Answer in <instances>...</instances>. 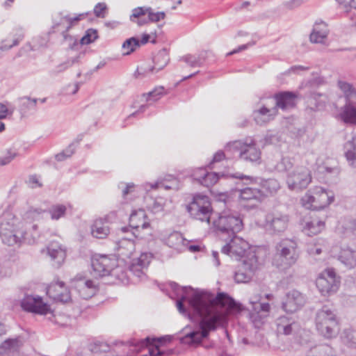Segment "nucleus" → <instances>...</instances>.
<instances>
[{"label": "nucleus", "instance_id": "obj_24", "mask_svg": "<svg viewBox=\"0 0 356 356\" xmlns=\"http://www.w3.org/2000/svg\"><path fill=\"white\" fill-rule=\"evenodd\" d=\"M172 340V337L170 335H166L160 338H151L147 337L145 339H133L130 340L128 343L131 347H133L134 351H140L142 348L145 347H148L149 346H154L155 342H159L161 343L170 342Z\"/></svg>", "mask_w": 356, "mask_h": 356}, {"label": "nucleus", "instance_id": "obj_16", "mask_svg": "<svg viewBox=\"0 0 356 356\" xmlns=\"http://www.w3.org/2000/svg\"><path fill=\"white\" fill-rule=\"evenodd\" d=\"M152 254L149 252L142 253L139 257L134 259L129 266V270L139 280H143L146 278L145 270H147L149 264H150Z\"/></svg>", "mask_w": 356, "mask_h": 356}, {"label": "nucleus", "instance_id": "obj_44", "mask_svg": "<svg viewBox=\"0 0 356 356\" xmlns=\"http://www.w3.org/2000/svg\"><path fill=\"white\" fill-rule=\"evenodd\" d=\"M181 60L185 62L190 67H201L203 65L204 57L201 54L198 56L187 54L181 57Z\"/></svg>", "mask_w": 356, "mask_h": 356}, {"label": "nucleus", "instance_id": "obj_39", "mask_svg": "<svg viewBox=\"0 0 356 356\" xmlns=\"http://www.w3.org/2000/svg\"><path fill=\"white\" fill-rule=\"evenodd\" d=\"M245 147V142L241 140H234L228 143L225 147V151L229 158L234 157L235 154H238L241 158V152H243Z\"/></svg>", "mask_w": 356, "mask_h": 356}, {"label": "nucleus", "instance_id": "obj_54", "mask_svg": "<svg viewBox=\"0 0 356 356\" xmlns=\"http://www.w3.org/2000/svg\"><path fill=\"white\" fill-rule=\"evenodd\" d=\"M148 14L149 21L152 22H158L161 19H163L165 17V14L163 12L154 13L151 8H147Z\"/></svg>", "mask_w": 356, "mask_h": 356}, {"label": "nucleus", "instance_id": "obj_57", "mask_svg": "<svg viewBox=\"0 0 356 356\" xmlns=\"http://www.w3.org/2000/svg\"><path fill=\"white\" fill-rule=\"evenodd\" d=\"M58 31H61L63 37V42L66 43L69 47L72 48L73 46L76 44L77 40L73 36L68 35L67 33L68 31H65L63 27Z\"/></svg>", "mask_w": 356, "mask_h": 356}, {"label": "nucleus", "instance_id": "obj_7", "mask_svg": "<svg viewBox=\"0 0 356 356\" xmlns=\"http://www.w3.org/2000/svg\"><path fill=\"white\" fill-rule=\"evenodd\" d=\"M187 211L193 218L210 224L212 208L208 196L195 195L187 206Z\"/></svg>", "mask_w": 356, "mask_h": 356}, {"label": "nucleus", "instance_id": "obj_40", "mask_svg": "<svg viewBox=\"0 0 356 356\" xmlns=\"http://www.w3.org/2000/svg\"><path fill=\"white\" fill-rule=\"evenodd\" d=\"M337 84L340 90L343 92L346 102L356 101V90L350 83L339 81Z\"/></svg>", "mask_w": 356, "mask_h": 356}, {"label": "nucleus", "instance_id": "obj_61", "mask_svg": "<svg viewBox=\"0 0 356 356\" xmlns=\"http://www.w3.org/2000/svg\"><path fill=\"white\" fill-rule=\"evenodd\" d=\"M118 187L120 188H122V195L123 197H125L127 195H128L129 193H131L134 191L135 185L133 183L125 184L122 182L118 185Z\"/></svg>", "mask_w": 356, "mask_h": 356}, {"label": "nucleus", "instance_id": "obj_46", "mask_svg": "<svg viewBox=\"0 0 356 356\" xmlns=\"http://www.w3.org/2000/svg\"><path fill=\"white\" fill-rule=\"evenodd\" d=\"M341 337L343 343L348 347L356 348V331L344 330Z\"/></svg>", "mask_w": 356, "mask_h": 356}, {"label": "nucleus", "instance_id": "obj_63", "mask_svg": "<svg viewBox=\"0 0 356 356\" xmlns=\"http://www.w3.org/2000/svg\"><path fill=\"white\" fill-rule=\"evenodd\" d=\"M322 247L319 245H309L307 252L311 255H318L322 252Z\"/></svg>", "mask_w": 356, "mask_h": 356}, {"label": "nucleus", "instance_id": "obj_37", "mask_svg": "<svg viewBox=\"0 0 356 356\" xmlns=\"http://www.w3.org/2000/svg\"><path fill=\"white\" fill-rule=\"evenodd\" d=\"M22 346V342L19 339H9L4 341L0 347V353H10L19 350Z\"/></svg>", "mask_w": 356, "mask_h": 356}, {"label": "nucleus", "instance_id": "obj_35", "mask_svg": "<svg viewBox=\"0 0 356 356\" xmlns=\"http://www.w3.org/2000/svg\"><path fill=\"white\" fill-rule=\"evenodd\" d=\"M344 149L345 156L349 165L356 168V136L346 143Z\"/></svg>", "mask_w": 356, "mask_h": 356}, {"label": "nucleus", "instance_id": "obj_48", "mask_svg": "<svg viewBox=\"0 0 356 356\" xmlns=\"http://www.w3.org/2000/svg\"><path fill=\"white\" fill-rule=\"evenodd\" d=\"M67 211L66 206L63 204H55L50 207L49 213L52 220H58L65 216Z\"/></svg>", "mask_w": 356, "mask_h": 356}, {"label": "nucleus", "instance_id": "obj_19", "mask_svg": "<svg viewBox=\"0 0 356 356\" xmlns=\"http://www.w3.org/2000/svg\"><path fill=\"white\" fill-rule=\"evenodd\" d=\"M47 294L56 302H67L71 300L70 291L60 281L51 283L47 288Z\"/></svg>", "mask_w": 356, "mask_h": 356}, {"label": "nucleus", "instance_id": "obj_23", "mask_svg": "<svg viewBox=\"0 0 356 356\" xmlns=\"http://www.w3.org/2000/svg\"><path fill=\"white\" fill-rule=\"evenodd\" d=\"M110 215L106 216L95 220L91 226V234L93 237L103 239L106 238L110 234L109 226Z\"/></svg>", "mask_w": 356, "mask_h": 356}, {"label": "nucleus", "instance_id": "obj_60", "mask_svg": "<svg viewBox=\"0 0 356 356\" xmlns=\"http://www.w3.org/2000/svg\"><path fill=\"white\" fill-rule=\"evenodd\" d=\"M106 9L107 6L104 3H98L94 8V13L97 17H104V12Z\"/></svg>", "mask_w": 356, "mask_h": 356}, {"label": "nucleus", "instance_id": "obj_17", "mask_svg": "<svg viewBox=\"0 0 356 356\" xmlns=\"http://www.w3.org/2000/svg\"><path fill=\"white\" fill-rule=\"evenodd\" d=\"M93 275L96 277L109 275L112 268L116 265V259L102 255L92 260Z\"/></svg>", "mask_w": 356, "mask_h": 356}, {"label": "nucleus", "instance_id": "obj_5", "mask_svg": "<svg viewBox=\"0 0 356 356\" xmlns=\"http://www.w3.org/2000/svg\"><path fill=\"white\" fill-rule=\"evenodd\" d=\"M316 326L319 334L327 339L335 337L339 332L336 314L327 306H323L317 312Z\"/></svg>", "mask_w": 356, "mask_h": 356}, {"label": "nucleus", "instance_id": "obj_31", "mask_svg": "<svg viewBox=\"0 0 356 356\" xmlns=\"http://www.w3.org/2000/svg\"><path fill=\"white\" fill-rule=\"evenodd\" d=\"M261 192L260 190L250 187L245 188L240 191L239 198L241 201L252 202L251 206L256 205L261 201Z\"/></svg>", "mask_w": 356, "mask_h": 356}, {"label": "nucleus", "instance_id": "obj_25", "mask_svg": "<svg viewBox=\"0 0 356 356\" xmlns=\"http://www.w3.org/2000/svg\"><path fill=\"white\" fill-rule=\"evenodd\" d=\"M277 109L273 106L271 108L263 106L259 109L254 111V119L257 124L263 125L273 120L277 115Z\"/></svg>", "mask_w": 356, "mask_h": 356}, {"label": "nucleus", "instance_id": "obj_14", "mask_svg": "<svg viewBox=\"0 0 356 356\" xmlns=\"http://www.w3.org/2000/svg\"><path fill=\"white\" fill-rule=\"evenodd\" d=\"M288 216L280 212L269 213L266 216L265 228L270 234L283 232L287 228Z\"/></svg>", "mask_w": 356, "mask_h": 356}, {"label": "nucleus", "instance_id": "obj_52", "mask_svg": "<svg viewBox=\"0 0 356 356\" xmlns=\"http://www.w3.org/2000/svg\"><path fill=\"white\" fill-rule=\"evenodd\" d=\"M97 38V32L94 29H89L86 31V35L83 36L80 40L82 44H88L95 41Z\"/></svg>", "mask_w": 356, "mask_h": 356}, {"label": "nucleus", "instance_id": "obj_10", "mask_svg": "<svg viewBox=\"0 0 356 356\" xmlns=\"http://www.w3.org/2000/svg\"><path fill=\"white\" fill-rule=\"evenodd\" d=\"M311 181V172L305 166L296 167L289 172L286 177L287 186L292 191H302L306 188Z\"/></svg>", "mask_w": 356, "mask_h": 356}, {"label": "nucleus", "instance_id": "obj_27", "mask_svg": "<svg viewBox=\"0 0 356 356\" xmlns=\"http://www.w3.org/2000/svg\"><path fill=\"white\" fill-rule=\"evenodd\" d=\"M329 33L327 24L323 21H317L310 34V41L313 43H323Z\"/></svg>", "mask_w": 356, "mask_h": 356}, {"label": "nucleus", "instance_id": "obj_49", "mask_svg": "<svg viewBox=\"0 0 356 356\" xmlns=\"http://www.w3.org/2000/svg\"><path fill=\"white\" fill-rule=\"evenodd\" d=\"M280 187V183L275 179H268L261 182V188L266 193H274Z\"/></svg>", "mask_w": 356, "mask_h": 356}, {"label": "nucleus", "instance_id": "obj_64", "mask_svg": "<svg viewBox=\"0 0 356 356\" xmlns=\"http://www.w3.org/2000/svg\"><path fill=\"white\" fill-rule=\"evenodd\" d=\"M302 3L303 0H290L284 3V6L292 10L300 6Z\"/></svg>", "mask_w": 356, "mask_h": 356}, {"label": "nucleus", "instance_id": "obj_62", "mask_svg": "<svg viewBox=\"0 0 356 356\" xmlns=\"http://www.w3.org/2000/svg\"><path fill=\"white\" fill-rule=\"evenodd\" d=\"M147 13V8L138 7L135 8L132 11V15L130 17V19L132 22H135L134 18H140L141 16L145 15Z\"/></svg>", "mask_w": 356, "mask_h": 356}, {"label": "nucleus", "instance_id": "obj_26", "mask_svg": "<svg viewBox=\"0 0 356 356\" xmlns=\"http://www.w3.org/2000/svg\"><path fill=\"white\" fill-rule=\"evenodd\" d=\"M135 249L136 245L134 241L128 238L120 240L115 245L116 254L122 260L130 258L135 251Z\"/></svg>", "mask_w": 356, "mask_h": 356}, {"label": "nucleus", "instance_id": "obj_12", "mask_svg": "<svg viewBox=\"0 0 356 356\" xmlns=\"http://www.w3.org/2000/svg\"><path fill=\"white\" fill-rule=\"evenodd\" d=\"M226 242V245L222 248V252L235 257L236 259L245 257L250 251L249 243L236 235L230 237Z\"/></svg>", "mask_w": 356, "mask_h": 356}, {"label": "nucleus", "instance_id": "obj_47", "mask_svg": "<svg viewBox=\"0 0 356 356\" xmlns=\"http://www.w3.org/2000/svg\"><path fill=\"white\" fill-rule=\"evenodd\" d=\"M109 275L116 278L117 280L121 281L122 282H124L125 281H127L128 277L127 273L125 270L124 268L119 265L117 260L116 265L113 266V268H112Z\"/></svg>", "mask_w": 356, "mask_h": 356}, {"label": "nucleus", "instance_id": "obj_38", "mask_svg": "<svg viewBox=\"0 0 356 356\" xmlns=\"http://www.w3.org/2000/svg\"><path fill=\"white\" fill-rule=\"evenodd\" d=\"M86 15L87 13H82L74 17H70L69 16L64 17L61 19L59 23L54 24L53 25L52 29H54V32H56V29L61 26L63 27L65 31H68L70 29H71L74 22L81 20Z\"/></svg>", "mask_w": 356, "mask_h": 356}, {"label": "nucleus", "instance_id": "obj_53", "mask_svg": "<svg viewBox=\"0 0 356 356\" xmlns=\"http://www.w3.org/2000/svg\"><path fill=\"white\" fill-rule=\"evenodd\" d=\"M163 88L161 87L159 88H156L154 90L147 93L143 94V97H145V99L147 102L153 100V101H157L159 99L163 94Z\"/></svg>", "mask_w": 356, "mask_h": 356}, {"label": "nucleus", "instance_id": "obj_6", "mask_svg": "<svg viewBox=\"0 0 356 356\" xmlns=\"http://www.w3.org/2000/svg\"><path fill=\"white\" fill-rule=\"evenodd\" d=\"M302 205L312 210L322 209L334 201V195L322 187L316 186L312 191H309L302 197Z\"/></svg>", "mask_w": 356, "mask_h": 356}, {"label": "nucleus", "instance_id": "obj_2", "mask_svg": "<svg viewBox=\"0 0 356 356\" xmlns=\"http://www.w3.org/2000/svg\"><path fill=\"white\" fill-rule=\"evenodd\" d=\"M36 225L27 226L24 222L10 217L0 224V236L2 242L9 246H19L23 242L33 244L38 238Z\"/></svg>", "mask_w": 356, "mask_h": 356}, {"label": "nucleus", "instance_id": "obj_28", "mask_svg": "<svg viewBox=\"0 0 356 356\" xmlns=\"http://www.w3.org/2000/svg\"><path fill=\"white\" fill-rule=\"evenodd\" d=\"M244 149L241 152V159L247 161L257 162L261 159V151L256 143L250 140V143L245 142Z\"/></svg>", "mask_w": 356, "mask_h": 356}, {"label": "nucleus", "instance_id": "obj_43", "mask_svg": "<svg viewBox=\"0 0 356 356\" xmlns=\"http://www.w3.org/2000/svg\"><path fill=\"white\" fill-rule=\"evenodd\" d=\"M20 109L23 111L35 109L38 99L31 98L29 96L21 97L18 99Z\"/></svg>", "mask_w": 356, "mask_h": 356}, {"label": "nucleus", "instance_id": "obj_51", "mask_svg": "<svg viewBox=\"0 0 356 356\" xmlns=\"http://www.w3.org/2000/svg\"><path fill=\"white\" fill-rule=\"evenodd\" d=\"M79 61V56L74 57L72 58L68 59L65 62L58 65L56 67V68L54 70L53 73L54 74H58L59 73H61L72 66L74 63H77Z\"/></svg>", "mask_w": 356, "mask_h": 356}, {"label": "nucleus", "instance_id": "obj_42", "mask_svg": "<svg viewBox=\"0 0 356 356\" xmlns=\"http://www.w3.org/2000/svg\"><path fill=\"white\" fill-rule=\"evenodd\" d=\"M45 213V210H42V209L38 208H31L24 213L23 218L26 221L39 220L44 218Z\"/></svg>", "mask_w": 356, "mask_h": 356}, {"label": "nucleus", "instance_id": "obj_41", "mask_svg": "<svg viewBox=\"0 0 356 356\" xmlns=\"http://www.w3.org/2000/svg\"><path fill=\"white\" fill-rule=\"evenodd\" d=\"M24 38V33L22 30H19L17 33L12 37V44L8 42V40L6 39L2 40L0 45V50L7 51L13 47L18 45L20 41Z\"/></svg>", "mask_w": 356, "mask_h": 356}, {"label": "nucleus", "instance_id": "obj_29", "mask_svg": "<svg viewBox=\"0 0 356 356\" xmlns=\"http://www.w3.org/2000/svg\"><path fill=\"white\" fill-rule=\"evenodd\" d=\"M325 222L316 218H311L302 223V230L307 236H312L322 232Z\"/></svg>", "mask_w": 356, "mask_h": 356}, {"label": "nucleus", "instance_id": "obj_8", "mask_svg": "<svg viewBox=\"0 0 356 356\" xmlns=\"http://www.w3.org/2000/svg\"><path fill=\"white\" fill-rule=\"evenodd\" d=\"M256 252L250 251L234 273V280L237 283H246L251 280L259 266Z\"/></svg>", "mask_w": 356, "mask_h": 356}, {"label": "nucleus", "instance_id": "obj_13", "mask_svg": "<svg viewBox=\"0 0 356 356\" xmlns=\"http://www.w3.org/2000/svg\"><path fill=\"white\" fill-rule=\"evenodd\" d=\"M270 309V305L267 302H261L259 296L250 299L248 307L250 318L256 326L257 323H262L263 320L268 316Z\"/></svg>", "mask_w": 356, "mask_h": 356}, {"label": "nucleus", "instance_id": "obj_18", "mask_svg": "<svg viewBox=\"0 0 356 356\" xmlns=\"http://www.w3.org/2000/svg\"><path fill=\"white\" fill-rule=\"evenodd\" d=\"M277 332L280 334H296L300 330V323L292 316H282L275 321Z\"/></svg>", "mask_w": 356, "mask_h": 356}, {"label": "nucleus", "instance_id": "obj_20", "mask_svg": "<svg viewBox=\"0 0 356 356\" xmlns=\"http://www.w3.org/2000/svg\"><path fill=\"white\" fill-rule=\"evenodd\" d=\"M306 302L305 296L298 291L292 290L287 293L282 308L286 312L293 313L300 309Z\"/></svg>", "mask_w": 356, "mask_h": 356}, {"label": "nucleus", "instance_id": "obj_56", "mask_svg": "<svg viewBox=\"0 0 356 356\" xmlns=\"http://www.w3.org/2000/svg\"><path fill=\"white\" fill-rule=\"evenodd\" d=\"M109 348L108 345L103 342H96L90 346V350L94 353H106Z\"/></svg>", "mask_w": 356, "mask_h": 356}, {"label": "nucleus", "instance_id": "obj_22", "mask_svg": "<svg viewBox=\"0 0 356 356\" xmlns=\"http://www.w3.org/2000/svg\"><path fill=\"white\" fill-rule=\"evenodd\" d=\"M275 100V107L286 111L293 108L296 106L297 95L289 91L280 92L274 96Z\"/></svg>", "mask_w": 356, "mask_h": 356}, {"label": "nucleus", "instance_id": "obj_32", "mask_svg": "<svg viewBox=\"0 0 356 356\" xmlns=\"http://www.w3.org/2000/svg\"><path fill=\"white\" fill-rule=\"evenodd\" d=\"M339 260L348 268H353L356 266V250L349 247L341 248Z\"/></svg>", "mask_w": 356, "mask_h": 356}, {"label": "nucleus", "instance_id": "obj_45", "mask_svg": "<svg viewBox=\"0 0 356 356\" xmlns=\"http://www.w3.org/2000/svg\"><path fill=\"white\" fill-rule=\"evenodd\" d=\"M140 47V41L134 38H130L125 40L122 44V49L124 50V55H129L134 52L137 48Z\"/></svg>", "mask_w": 356, "mask_h": 356}, {"label": "nucleus", "instance_id": "obj_58", "mask_svg": "<svg viewBox=\"0 0 356 356\" xmlns=\"http://www.w3.org/2000/svg\"><path fill=\"white\" fill-rule=\"evenodd\" d=\"M150 67H145L143 66H140L137 68L136 72L134 74V76L136 79H143L148 76L150 72H153L154 71L149 70Z\"/></svg>", "mask_w": 356, "mask_h": 356}, {"label": "nucleus", "instance_id": "obj_21", "mask_svg": "<svg viewBox=\"0 0 356 356\" xmlns=\"http://www.w3.org/2000/svg\"><path fill=\"white\" fill-rule=\"evenodd\" d=\"M47 252L52 261V265L59 268L66 257L65 248L58 242L51 241L47 247Z\"/></svg>", "mask_w": 356, "mask_h": 356}, {"label": "nucleus", "instance_id": "obj_34", "mask_svg": "<svg viewBox=\"0 0 356 356\" xmlns=\"http://www.w3.org/2000/svg\"><path fill=\"white\" fill-rule=\"evenodd\" d=\"M201 175L197 176L195 175V179H197L202 185L209 188L218 181V175L216 172H207L205 169L201 168L199 170Z\"/></svg>", "mask_w": 356, "mask_h": 356}, {"label": "nucleus", "instance_id": "obj_1", "mask_svg": "<svg viewBox=\"0 0 356 356\" xmlns=\"http://www.w3.org/2000/svg\"><path fill=\"white\" fill-rule=\"evenodd\" d=\"M184 295L177 301V307L182 314L187 313L184 302L187 300L193 312L200 317L199 330L187 333L180 338V343L197 346L209 337L211 332L223 327L227 322V312L236 309L235 300L225 293H213L191 287L183 289Z\"/></svg>", "mask_w": 356, "mask_h": 356}, {"label": "nucleus", "instance_id": "obj_3", "mask_svg": "<svg viewBox=\"0 0 356 356\" xmlns=\"http://www.w3.org/2000/svg\"><path fill=\"white\" fill-rule=\"evenodd\" d=\"M212 223L219 237L225 241L235 236L243 227L239 215L230 211H223L218 213L217 218H213Z\"/></svg>", "mask_w": 356, "mask_h": 356}, {"label": "nucleus", "instance_id": "obj_30", "mask_svg": "<svg viewBox=\"0 0 356 356\" xmlns=\"http://www.w3.org/2000/svg\"><path fill=\"white\" fill-rule=\"evenodd\" d=\"M355 101L346 102L341 108L340 117L346 124H356Z\"/></svg>", "mask_w": 356, "mask_h": 356}, {"label": "nucleus", "instance_id": "obj_59", "mask_svg": "<svg viewBox=\"0 0 356 356\" xmlns=\"http://www.w3.org/2000/svg\"><path fill=\"white\" fill-rule=\"evenodd\" d=\"M17 156V152L13 150H8L5 156L0 158V165H6L10 163Z\"/></svg>", "mask_w": 356, "mask_h": 356}, {"label": "nucleus", "instance_id": "obj_55", "mask_svg": "<svg viewBox=\"0 0 356 356\" xmlns=\"http://www.w3.org/2000/svg\"><path fill=\"white\" fill-rule=\"evenodd\" d=\"M74 153V148L73 145H69L67 148L63 150L62 152L56 155V159L58 161H63L66 159L70 157Z\"/></svg>", "mask_w": 356, "mask_h": 356}, {"label": "nucleus", "instance_id": "obj_11", "mask_svg": "<svg viewBox=\"0 0 356 356\" xmlns=\"http://www.w3.org/2000/svg\"><path fill=\"white\" fill-rule=\"evenodd\" d=\"M316 287L323 296H330L337 292L339 281L334 269L328 268L322 272L316 280Z\"/></svg>", "mask_w": 356, "mask_h": 356}, {"label": "nucleus", "instance_id": "obj_9", "mask_svg": "<svg viewBox=\"0 0 356 356\" xmlns=\"http://www.w3.org/2000/svg\"><path fill=\"white\" fill-rule=\"evenodd\" d=\"M20 305L24 310L29 312L41 315L50 314L51 316L49 317L50 321L54 322L56 324L61 325H64L58 321L56 316L51 312L49 306L47 304L43 302L42 299L39 296L34 297L33 296H26L22 300Z\"/></svg>", "mask_w": 356, "mask_h": 356}, {"label": "nucleus", "instance_id": "obj_36", "mask_svg": "<svg viewBox=\"0 0 356 356\" xmlns=\"http://www.w3.org/2000/svg\"><path fill=\"white\" fill-rule=\"evenodd\" d=\"M170 58L165 49H162L158 52L154 58V65L149 68L150 71L156 72L162 70L168 63Z\"/></svg>", "mask_w": 356, "mask_h": 356}, {"label": "nucleus", "instance_id": "obj_4", "mask_svg": "<svg viewBox=\"0 0 356 356\" xmlns=\"http://www.w3.org/2000/svg\"><path fill=\"white\" fill-rule=\"evenodd\" d=\"M297 248L298 244L295 240L282 239L275 246L273 264L280 270L289 268L296 264L298 259L299 254Z\"/></svg>", "mask_w": 356, "mask_h": 356}, {"label": "nucleus", "instance_id": "obj_15", "mask_svg": "<svg viewBox=\"0 0 356 356\" xmlns=\"http://www.w3.org/2000/svg\"><path fill=\"white\" fill-rule=\"evenodd\" d=\"M72 286L83 299L92 297L97 291V285L93 281L81 275H77L72 280Z\"/></svg>", "mask_w": 356, "mask_h": 356}, {"label": "nucleus", "instance_id": "obj_33", "mask_svg": "<svg viewBox=\"0 0 356 356\" xmlns=\"http://www.w3.org/2000/svg\"><path fill=\"white\" fill-rule=\"evenodd\" d=\"M146 214L144 210L140 209L134 211L129 217V225L135 229H146L149 226V223L146 221Z\"/></svg>", "mask_w": 356, "mask_h": 356}, {"label": "nucleus", "instance_id": "obj_50", "mask_svg": "<svg viewBox=\"0 0 356 356\" xmlns=\"http://www.w3.org/2000/svg\"><path fill=\"white\" fill-rule=\"evenodd\" d=\"M293 167V160L289 157H284L282 160L276 165V168L280 172H291Z\"/></svg>", "mask_w": 356, "mask_h": 356}]
</instances>
